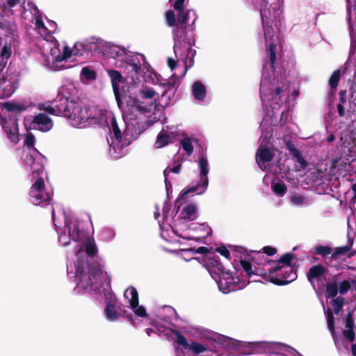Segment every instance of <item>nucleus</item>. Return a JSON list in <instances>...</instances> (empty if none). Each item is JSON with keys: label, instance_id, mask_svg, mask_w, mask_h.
Segmentation results:
<instances>
[{"label": "nucleus", "instance_id": "obj_5", "mask_svg": "<svg viewBox=\"0 0 356 356\" xmlns=\"http://www.w3.org/2000/svg\"><path fill=\"white\" fill-rule=\"evenodd\" d=\"M65 90L66 88L62 87L56 99V104L44 106L43 109L53 115H63L74 127L83 128L93 123L95 119L90 117L89 110L83 108L79 102L65 96Z\"/></svg>", "mask_w": 356, "mask_h": 356}, {"label": "nucleus", "instance_id": "obj_28", "mask_svg": "<svg viewBox=\"0 0 356 356\" xmlns=\"http://www.w3.org/2000/svg\"><path fill=\"white\" fill-rule=\"evenodd\" d=\"M206 92V88L201 82L196 81L193 83L192 93L195 99L202 100L205 97Z\"/></svg>", "mask_w": 356, "mask_h": 356}, {"label": "nucleus", "instance_id": "obj_22", "mask_svg": "<svg viewBox=\"0 0 356 356\" xmlns=\"http://www.w3.org/2000/svg\"><path fill=\"white\" fill-rule=\"evenodd\" d=\"M172 2V6L174 8L177 10L180 11L178 17V22L182 24H189L191 22L192 24H194L195 20L197 19V15L194 10H188L186 13H184L182 11L184 7V2L185 0H170Z\"/></svg>", "mask_w": 356, "mask_h": 356}, {"label": "nucleus", "instance_id": "obj_21", "mask_svg": "<svg viewBox=\"0 0 356 356\" xmlns=\"http://www.w3.org/2000/svg\"><path fill=\"white\" fill-rule=\"evenodd\" d=\"M124 296L129 300L130 307L136 316L142 318L147 316L145 308L138 305V292L134 287L127 288L124 293Z\"/></svg>", "mask_w": 356, "mask_h": 356}, {"label": "nucleus", "instance_id": "obj_40", "mask_svg": "<svg viewBox=\"0 0 356 356\" xmlns=\"http://www.w3.org/2000/svg\"><path fill=\"white\" fill-rule=\"evenodd\" d=\"M343 301L344 299L342 297H337L331 301V305L335 314H337L339 313L343 307Z\"/></svg>", "mask_w": 356, "mask_h": 356}, {"label": "nucleus", "instance_id": "obj_12", "mask_svg": "<svg viewBox=\"0 0 356 356\" xmlns=\"http://www.w3.org/2000/svg\"><path fill=\"white\" fill-rule=\"evenodd\" d=\"M211 334L209 332H207V334L202 335V337L213 339L237 353L236 355L231 354L227 356H241L253 354V342L238 341L222 335H216L211 337Z\"/></svg>", "mask_w": 356, "mask_h": 356}, {"label": "nucleus", "instance_id": "obj_61", "mask_svg": "<svg viewBox=\"0 0 356 356\" xmlns=\"http://www.w3.org/2000/svg\"><path fill=\"white\" fill-rule=\"evenodd\" d=\"M351 350L353 355L356 356V344L352 346Z\"/></svg>", "mask_w": 356, "mask_h": 356}, {"label": "nucleus", "instance_id": "obj_43", "mask_svg": "<svg viewBox=\"0 0 356 356\" xmlns=\"http://www.w3.org/2000/svg\"><path fill=\"white\" fill-rule=\"evenodd\" d=\"M340 79V70H335L329 79V85L332 88H336Z\"/></svg>", "mask_w": 356, "mask_h": 356}, {"label": "nucleus", "instance_id": "obj_57", "mask_svg": "<svg viewBox=\"0 0 356 356\" xmlns=\"http://www.w3.org/2000/svg\"><path fill=\"white\" fill-rule=\"evenodd\" d=\"M337 111H338L339 115L340 116L344 115V114H345V108L343 107V106L342 104H339L337 106Z\"/></svg>", "mask_w": 356, "mask_h": 356}, {"label": "nucleus", "instance_id": "obj_56", "mask_svg": "<svg viewBox=\"0 0 356 356\" xmlns=\"http://www.w3.org/2000/svg\"><path fill=\"white\" fill-rule=\"evenodd\" d=\"M159 323L161 327H163L165 328H169L170 325V320L168 319V318H165V319H163V323Z\"/></svg>", "mask_w": 356, "mask_h": 356}, {"label": "nucleus", "instance_id": "obj_62", "mask_svg": "<svg viewBox=\"0 0 356 356\" xmlns=\"http://www.w3.org/2000/svg\"><path fill=\"white\" fill-rule=\"evenodd\" d=\"M355 218V213H353V216H350L348 218V224L349 225L350 224V220H352L353 219Z\"/></svg>", "mask_w": 356, "mask_h": 356}, {"label": "nucleus", "instance_id": "obj_13", "mask_svg": "<svg viewBox=\"0 0 356 356\" xmlns=\"http://www.w3.org/2000/svg\"><path fill=\"white\" fill-rule=\"evenodd\" d=\"M272 134L270 131H262L259 138L260 146L256 154V161L261 169L263 170H269L270 162L275 155L276 149H270L267 145L269 143Z\"/></svg>", "mask_w": 356, "mask_h": 356}, {"label": "nucleus", "instance_id": "obj_9", "mask_svg": "<svg viewBox=\"0 0 356 356\" xmlns=\"http://www.w3.org/2000/svg\"><path fill=\"white\" fill-rule=\"evenodd\" d=\"M212 233L211 229L205 225H191L177 223L175 229H165L161 225V236L166 241L173 242L175 237L178 236L186 239L189 242L190 245L195 243H202V240L210 236Z\"/></svg>", "mask_w": 356, "mask_h": 356}, {"label": "nucleus", "instance_id": "obj_4", "mask_svg": "<svg viewBox=\"0 0 356 356\" xmlns=\"http://www.w3.org/2000/svg\"><path fill=\"white\" fill-rule=\"evenodd\" d=\"M35 28L38 33L44 38L42 44L40 63L47 70L58 71L71 67L68 60L72 56V51L67 46L60 47L57 41L49 39L47 26L40 19H36Z\"/></svg>", "mask_w": 356, "mask_h": 356}, {"label": "nucleus", "instance_id": "obj_34", "mask_svg": "<svg viewBox=\"0 0 356 356\" xmlns=\"http://www.w3.org/2000/svg\"><path fill=\"white\" fill-rule=\"evenodd\" d=\"M86 251L89 256H93L97 253V247L93 238H88L86 242Z\"/></svg>", "mask_w": 356, "mask_h": 356}, {"label": "nucleus", "instance_id": "obj_47", "mask_svg": "<svg viewBox=\"0 0 356 356\" xmlns=\"http://www.w3.org/2000/svg\"><path fill=\"white\" fill-rule=\"evenodd\" d=\"M174 333L177 336L176 342L178 344L184 346L188 348V345H190V343H188L187 339L182 335L179 334L177 332H174Z\"/></svg>", "mask_w": 356, "mask_h": 356}, {"label": "nucleus", "instance_id": "obj_39", "mask_svg": "<svg viewBox=\"0 0 356 356\" xmlns=\"http://www.w3.org/2000/svg\"><path fill=\"white\" fill-rule=\"evenodd\" d=\"M115 236V233L114 230L106 228L102 231L100 237L104 241H110L114 238Z\"/></svg>", "mask_w": 356, "mask_h": 356}, {"label": "nucleus", "instance_id": "obj_42", "mask_svg": "<svg viewBox=\"0 0 356 356\" xmlns=\"http://www.w3.org/2000/svg\"><path fill=\"white\" fill-rule=\"evenodd\" d=\"M3 108L7 111H21L24 110V107L21 105L13 103L6 102L2 104Z\"/></svg>", "mask_w": 356, "mask_h": 356}, {"label": "nucleus", "instance_id": "obj_19", "mask_svg": "<svg viewBox=\"0 0 356 356\" xmlns=\"http://www.w3.org/2000/svg\"><path fill=\"white\" fill-rule=\"evenodd\" d=\"M289 347L277 342L256 341L253 342V354H279L287 351Z\"/></svg>", "mask_w": 356, "mask_h": 356}, {"label": "nucleus", "instance_id": "obj_49", "mask_svg": "<svg viewBox=\"0 0 356 356\" xmlns=\"http://www.w3.org/2000/svg\"><path fill=\"white\" fill-rule=\"evenodd\" d=\"M216 250L225 258H229L230 257L229 251L225 246L218 247Z\"/></svg>", "mask_w": 356, "mask_h": 356}, {"label": "nucleus", "instance_id": "obj_53", "mask_svg": "<svg viewBox=\"0 0 356 356\" xmlns=\"http://www.w3.org/2000/svg\"><path fill=\"white\" fill-rule=\"evenodd\" d=\"M263 251L265 254L269 256L274 255L277 252L275 248L269 246L263 248Z\"/></svg>", "mask_w": 356, "mask_h": 356}, {"label": "nucleus", "instance_id": "obj_10", "mask_svg": "<svg viewBox=\"0 0 356 356\" xmlns=\"http://www.w3.org/2000/svg\"><path fill=\"white\" fill-rule=\"evenodd\" d=\"M204 266L216 280L219 290L224 293L241 289L246 286V282L241 280L238 275H234L230 271H224L220 261L215 258L207 256Z\"/></svg>", "mask_w": 356, "mask_h": 356}, {"label": "nucleus", "instance_id": "obj_36", "mask_svg": "<svg viewBox=\"0 0 356 356\" xmlns=\"http://www.w3.org/2000/svg\"><path fill=\"white\" fill-rule=\"evenodd\" d=\"M181 147L188 155H191L193 152L192 140L189 138H184L181 140Z\"/></svg>", "mask_w": 356, "mask_h": 356}, {"label": "nucleus", "instance_id": "obj_46", "mask_svg": "<svg viewBox=\"0 0 356 356\" xmlns=\"http://www.w3.org/2000/svg\"><path fill=\"white\" fill-rule=\"evenodd\" d=\"M165 19L170 26H173L175 23V14L172 10H168L165 13Z\"/></svg>", "mask_w": 356, "mask_h": 356}, {"label": "nucleus", "instance_id": "obj_38", "mask_svg": "<svg viewBox=\"0 0 356 356\" xmlns=\"http://www.w3.org/2000/svg\"><path fill=\"white\" fill-rule=\"evenodd\" d=\"M180 83V78L178 76H176L175 75H172L171 78L166 82L164 83L163 85L166 86V90H170L173 88H176Z\"/></svg>", "mask_w": 356, "mask_h": 356}, {"label": "nucleus", "instance_id": "obj_1", "mask_svg": "<svg viewBox=\"0 0 356 356\" xmlns=\"http://www.w3.org/2000/svg\"><path fill=\"white\" fill-rule=\"evenodd\" d=\"M52 218L56 230L58 235V241L63 246H67L71 240L76 243L74 250L76 262L71 264L67 262V270L69 273H73L75 269V280L76 287L75 290L78 293H88L96 296V298L100 301H105L106 318L109 321H115L118 318V314L113 304L115 297L111 292L109 280L102 281V270L91 266L86 260L83 250V239L85 233L80 228V223L74 216H67L65 213H61L65 220L63 227L55 218L54 209H52Z\"/></svg>", "mask_w": 356, "mask_h": 356}, {"label": "nucleus", "instance_id": "obj_2", "mask_svg": "<svg viewBox=\"0 0 356 356\" xmlns=\"http://www.w3.org/2000/svg\"><path fill=\"white\" fill-rule=\"evenodd\" d=\"M260 14L266 42L267 56L264 60L262 79L260 84V97L264 107H270L273 115L289 99L290 83L282 73V41L278 34H275L270 26L273 21L280 18L282 10L280 7L270 8L267 0H258Z\"/></svg>", "mask_w": 356, "mask_h": 356}, {"label": "nucleus", "instance_id": "obj_54", "mask_svg": "<svg viewBox=\"0 0 356 356\" xmlns=\"http://www.w3.org/2000/svg\"><path fill=\"white\" fill-rule=\"evenodd\" d=\"M348 248L347 246L338 247L334 250V254H343L346 253L348 251Z\"/></svg>", "mask_w": 356, "mask_h": 356}, {"label": "nucleus", "instance_id": "obj_44", "mask_svg": "<svg viewBox=\"0 0 356 356\" xmlns=\"http://www.w3.org/2000/svg\"><path fill=\"white\" fill-rule=\"evenodd\" d=\"M12 54V47L10 44H6L2 47L1 52H0V56L2 58V61L3 60H7Z\"/></svg>", "mask_w": 356, "mask_h": 356}, {"label": "nucleus", "instance_id": "obj_29", "mask_svg": "<svg viewBox=\"0 0 356 356\" xmlns=\"http://www.w3.org/2000/svg\"><path fill=\"white\" fill-rule=\"evenodd\" d=\"M181 165L179 162L175 163L172 166H168L164 170L165 183L167 192L171 187V184L168 181L169 175L170 172L178 174L180 172Z\"/></svg>", "mask_w": 356, "mask_h": 356}, {"label": "nucleus", "instance_id": "obj_6", "mask_svg": "<svg viewBox=\"0 0 356 356\" xmlns=\"http://www.w3.org/2000/svg\"><path fill=\"white\" fill-rule=\"evenodd\" d=\"M44 156L38 154L36 161H29L27 170L31 181L33 182L29 191L30 202L35 206L44 207L49 204L52 197V191L47 188L44 181Z\"/></svg>", "mask_w": 356, "mask_h": 356}, {"label": "nucleus", "instance_id": "obj_15", "mask_svg": "<svg viewBox=\"0 0 356 356\" xmlns=\"http://www.w3.org/2000/svg\"><path fill=\"white\" fill-rule=\"evenodd\" d=\"M197 207L193 204H188L182 208L179 215L180 219H178L175 221L174 226L170 224V218L168 217V215L166 213L165 207H163V221L162 223L159 222V226H163L165 229H175V225L177 223L186 224L187 221H192L197 218Z\"/></svg>", "mask_w": 356, "mask_h": 356}, {"label": "nucleus", "instance_id": "obj_45", "mask_svg": "<svg viewBox=\"0 0 356 356\" xmlns=\"http://www.w3.org/2000/svg\"><path fill=\"white\" fill-rule=\"evenodd\" d=\"M17 3V0H0L1 9L0 11L4 12L7 8H12Z\"/></svg>", "mask_w": 356, "mask_h": 356}, {"label": "nucleus", "instance_id": "obj_11", "mask_svg": "<svg viewBox=\"0 0 356 356\" xmlns=\"http://www.w3.org/2000/svg\"><path fill=\"white\" fill-rule=\"evenodd\" d=\"M198 168L200 170V180L196 185L192 186L187 189L183 190L177 199L186 200L189 195L194 194H203L207 189L209 185L208 173L209 171V164L207 159L203 155L197 160Z\"/></svg>", "mask_w": 356, "mask_h": 356}, {"label": "nucleus", "instance_id": "obj_33", "mask_svg": "<svg viewBox=\"0 0 356 356\" xmlns=\"http://www.w3.org/2000/svg\"><path fill=\"white\" fill-rule=\"evenodd\" d=\"M271 189L275 194L280 197H283L287 191L285 184L280 181H273Z\"/></svg>", "mask_w": 356, "mask_h": 356}, {"label": "nucleus", "instance_id": "obj_26", "mask_svg": "<svg viewBox=\"0 0 356 356\" xmlns=\"http://www.w3.org/2000/svg\"><path fill=\"white\" fill-rule=\"evenodd\" d=\"M107 73L111 78L115 95L117 96L119 93L120 84L123 81V76L120 72L114 70H108Z\"/></svg>", "mask_w": 356, "mask_h": 356}, {"label": "nucleus", "instance_id": "obj_7", "mask_svg": "<svg viewBox=\"0 0 356 356\" xmlns=\"http://www.w3.org/2000/svg\"><path fill=\"white\" fill-rule=\"evenodd\" d=\"M110 54L115 60V66L124 68L127 72L126 79H131L130 83H136L145 73V58L140 54L127 51L124 47L111 45Z\"/></svg>", "mask_w": 356, "mask_h": 356}, {"label": "nucleus", "instance_id": "obj_60", "mask_svg": "<svg viewBox=\"0 0 356 356\" xmlns=\"http://www.w3.org/2000/svg\"><path fill=\"white\" fill-rule=\"evenodd\" d=\"M335 137L333 134H330L327 138V141L329 142V143H331L332 141H334Z\"/></svg>", "mask_w": 356, "mask_h": 356}, {"label": "nucleus", "instance_id": "obj_41", "mask_svg": "<svg viewBox=\"0 0 356 356\" xmlns=\"http://www.w3.org/2000/svg\"><path fill=\"white\" fill-rule=\"evenodd\" d=\"M81 75L87 80H95L97 76L95 72L88 67L82 68Z\"/></svg>", "mask_w": 356, "mask_h": 356}, {"label": "nucleus", "instance_id": "obj_50", "mask_svg": "<svg viewBox=\"0 0 356 356\" xmlns=\"http://www.w3.org/2000/svg\"><path fill=\"white\" fill-rule=\"evenodd\" d=\"M241 264L248 275L250 276L251 275L256 274V273H254L252 269L251 265L248 262L242 261Z\"/></svg>", "mask_w": 356, "mask_h": 356}, {"label": "nucleus", "instance_id": "obj_32", "mask_svg": "<svg viewBox=\"0 0 356 356\" xmlns=\"http://www.w3.org/2000/svg\"><path fill=\"white\" fill-rule=\"evenodd\" d=\"M337 281V278L334 277L327 283L326 293H327L328 297L331 298L337 296V292L339 291Z\"/></svg>", "mask_w": 356, "mask_h": 356}, {"label": "nucleus", "instance_id": "obj_51", "mask_svg": "<svg viewBox=\"0 0 356 356\" xmlns=\"http://www.w3.org/2000/svg\"><path fill=\"white\" fill-rule=\"evenodd\" d=\"M182 251H184V252H193V253L204 254L207 251V248L205 247H200L196 250H194L193 248H189L188 250H183Z\"/></svg>", "mask_w": 356, "mask_h": 356}, {"label": "nucleus", "instance_id": "obj_17", "mask_svg": "<svg viewBox=\"0 0 356 356\" xmlns=\"http://www.w3.org/2000/svg\"><path fill=\"white\" fill-rule=\"evenodd\" d=\"M356 160V151L353 145L343 146L340 149V156L333 161V167L340 170L349 171L352 162Z\"/></svg>", "mask_w": 356, "mask_h": 356}, {"label": "nucleus", "instance_id": "obj_63", "mask_svg": "<svg viewBox=\"0 0 356 356\" xmlns=\"http://www.w3.org/2000/svg\"><path fill=\"white\" fill-rule=\"evenodd\" d=\"M159 211H156L154 212V218H155L156 219H158V217H159Z\"/></svg>", "mask_w": 356, "mask_h": 356}, {"label": "nucleus", "instance_id": "obj_8", "mask_svg": "<svg viewBox=\"0 0 356 356\" xmlns=\"http://www.w3.org/2000/svg\"><path fill=\"white\" fill-rule=\"evenodd\" d=\"M293 254H286L280 260L268 261L264 264L261 273L270 282L285 285L297 278L296 271L291 265Z\"/></svg>", "mask_w": 356, "mask_h": 356}, {"label": "nucleus", "instance_id": "obj_31", "mask_svg": "<svg viewBox=\"0 0 356 356\" xmlns=\"http://www.w3.org/2000/svg\"><path fill=\"white\" fill-rule=\"evenodd\" d=\"M291 152L293 153V156L294 161L296 162V170H300L305 169L307 166V162L302 157L300 153L295 148L291 149Z\"/></svg>", "mask_w": 356, "mask_h": 356}, {"label": "nucleus", "instance_id": "obj_64", "mask_svg": "<svg viewBox=\"0 0 356 356\" xmlns=\"http://www.w3.org/2000/svg\"><path fill=\"white\" fill-rule=\"evenodd\" d=\"M152 332H153V330L152 329H147L146 332H147V335L150 336Z\"/></svg>", "mask_w": 356, "mask_h": 356}, {"label": "nucleus", "instance_id": "obj_48", "mask_svg": "<svg viewBox=\"0 0 356 356\" xmlns=\"http://www.w3.org/2000/svg\"><path fill=\"white\" fill-rule=\"evenodd\" d=\"M46 24L47 26V32H48L49 39H50L51 35L52 33H54L56 29V22H54L53 21H49V20H47Z\"/></svg>", "mask_w": 356, "mask_h": 356}, {"label": "nucleus", "instance_id": "obj_37", "mask_svg": "<svg viewBox=\"0 0 356 356\" xmlns=\"http://www.w3.org/2000/svg\"><path fill=\"white\" fill-rule=\"evenodd\" d=\"M188 349L193 351L195 354H200L206 351L207 350V346L197 342H192L188 345Z\"/></svg>", "mask_w": 356, "mask_h": 356}, {"label": "nucleus", "instance_id": "obj_25", "mask_svg": "<svg viewBox=\"0 0 356 356\" xmlns=\"http://www.w3.org/2000/svg\"><path fill=\"white\" fill-rule=\"evenodd\" d=\"M175 139V135L173 133L168 134L163 131H161L157 136L156 140L154 143V147L157 149L162 148L169 143H173Z\"/></svg>", "mask_w": 356, "mask_h": 356}, {"label": "nucleus", "instance_id": "obj_52", "mask_svg": "<svg viewBox=\"0 0 356 356\" xmlns=\"http://www.w3.org/2000/svg\"><path fill=\"white\" fill-rule=\"evenodd\" d=\"M316 252L317 254H321L323 255H327L330 253V249L325 247L319 246L316 249Z\"/></svg>", "mask_w": 356, "mask_h": 356}, {"label": "nucleus", "instance_id": "obj_55", "mask_svg": "<svg viewBox=\"0 0 356 356\" xmlns=\"http://www.w3.org/2000/svg\"><path fill=\"white\" fill-rule=\"evenodd\" d=\"M168 65L171 69V70L172 71L175 68V67L177 65V60H175L173 58H169L168 59Z\"/></svg>", "mask_w": 356, "mask_h": 356}, {"label": "nucleus", "instance_id": "obj_18", "mask_svg": "<svg viewBox=\"0 0 356 356\" xmlns=\"http://www.w3.org/2000/svg\"><path fill=\"white\" fill-rule=\"evenodd\" d=\"M24 126L26 129H34L42 132H46L53 127V122L46 114L39 113L33 119L26 118L24 119Z\"/></svg>", "mask_w": 356, "mask_h": 356}, {"label": "nucleus", "instance_id": "obj_3", "mask_svg": "<svg viewBox=\"0 0 356 356\" xmlns=\"http://www.w3.org/2000/svg\"><path fill=\"white\" fill-rule=\"evenodd\" d=\"M159 99V93L152 88L143 87L130 100L128 104V110L123 115L126 129L124 131V137L133 135L139 131L141 118L143 115L150 113L152 108L155 107ZM98 123L102 126H107L111 134L110 154L115 158H120L123 155L122 149L129 144L125 138L122 140V134L117 124L116 119L111 112H105L100 115Z\"/></svg>", "mask_w": 356, "mask_h": 356}, {"label": "nucleus", "instance_id": "obj_35", "mask_svg": "<svg viewBox=\"0 0 356 356\" xmlns=\"http://www.w3.org/2000/svg\"><path fill=\"white\" fill-rule=\"evenodd\" d=\"M323 306L324 312H325V314L327 316V321L328 329L331 332L334 340L336 341L335 334H334V318H333V316H332V311H331L330 309H327L325 311L323 305Z\"/></svg>", "mask_w": 356, "mask_h": 356}, {"label": "nucleus", "instance_id": "obj_27", "mask_svg": "<svg viewBox=\"0 0 356 356\" xmlns=\"http://www.w3.org/2000/svg\"><path fill=\"white\" fill-rule=\"evenodd\" d=\"M343 337L348 342H352L355 339L353 321L350 314L348 316L346 319V329L343 331Z\"/></svg>", "mask_w": 356, "mask_h": 356}, {"label": "nucleus", "instance_id": "obj_20", "mask_svg": "<svg viewBox=\"0 0 356 356\" xmlns=\"http://www.w3.org/2000/svg\"><path fill=\"white\" fill-rule=\"evenodd\" d=\"M35 140V137L31 134H28L25 136L24 145L26 147V150H24L22 156V167L24 170H27L26 165H28L29 161H31V159H34V161H35L36 158H38V154L43 156L34 148Z\"/></svg>", "mask_w": 356, "mask_h": 356}, {"label": "nucleus", "instance_id": "obj_58", "mask_svg": "<svg viewBox=\"0 0 356 356\" xmlns=\"http://www.w3.org/2000/svg\"><path fill=\"white\" fill-rule=\"evenodd\" d=\"M164 309L169 314H173L175 313V310L172 307H165Z\"/></svg>", "mask_w": 356, "mask_h": 356}, {"label": "nucleus", "instance_id": "obj_30", "mask_svg": "<svg viewBox=\"0 0 356 356\" xmlns=\"http://www.w3.org/2000/svg\"><path fill=\"white\" fill-rule=\"evenodd\" d=\"M339 292L340 294L343 295L348 292L350 289H353L356 291V279L353 280H346L340 282L338 285Z\"/></svg>", "mask_w": 356, "mask_h": 356}, {"label": "nucleus", "instance_id": "obj_14", "mask_svg": "<svg viewBox=\"0 0 356 356\" xmlns=\"http://www.w3.org/2000/svg\"><path fill=\"white\" fill-rule=\"evenodd\" d=\"M173 33L175 40L174 52L175 56L178 60H182L184 64V70L181 76V77H183L186 74L188 68L193 65V59L191 58L188 59V58H193L194 56V50L192 49V47H190L189 44H187L182 41L181 37L177 33H175L174 31Z\"/></svg>", "mask_w": 356, "mask_h": 356}, {"label": "nucleus", "instance_id": "obj_23", "mask_svg": "<svg viewBox=\"0 0 356 356\" xmlns=\"http://www.w3.org/2000/svg\"><path fill=\"white\" fill-rule=\"evenodd\" d=\"M325 269L321 265L312 266L308 271L307 276L309 282L315 288L316 284H318L323 280Z\"/></svg>", "mask_w": 356, "mask_h": 356}, {"label": "nucleus", "instance_id": "obj_16", "mask_svg": "<svg viewBox=\"0 0 356 356\" xmlns=\"http://www.w3.org/2000/svg\"><path fill=\"white\" fill-rule=\"evenodd\" d=\"M17 87L16 79L13 76L8 74L6 63L0 64V99L7 98L12 95Z\"/></svg>", "mask_w": 356, "mask_h": 356}, {"label": "nucleus", "instance_id": "obj_59", "mask_svg": "<svg viewBox=\"0 0 356 356\" xmlns=\"http://www.w3.org/2000/svg\"><path fill=\"white\" fill-rule=\"evenodd\" d=\"M352 192L353 193V199L356 200V184H354L351 187Z\"/></svg>", "mask_w": 356, "mask_h": 356}, {"label": "nucleus", "instance_id": "obj_24", "mask_svg": "<svg viewBox=\"0 0 356 356\" xmlns=\"http://www.w3.org/2000/svg\"><path fill=\"white\" fill-rule=\"evenodd\" d=\"M289 203L296 207H305L311 204V200L300 193H291L289 196Z\"/></svg>", "mask_w": 356, "mask_h": 356}]
</instances>
